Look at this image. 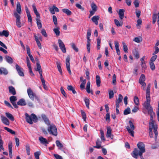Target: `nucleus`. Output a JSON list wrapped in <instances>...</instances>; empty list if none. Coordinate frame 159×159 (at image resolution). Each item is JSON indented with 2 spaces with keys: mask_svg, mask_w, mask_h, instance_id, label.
<instances>
[{
  "mask_svg": "<svg viewBox=\"0 0 159 159\" xmlns=\"http://www.w3.org/2000/svg\"><path fill=\"white\" fill-rule=\"evenodd\" d=\"M157 15L156 14H153L152 15V23L154 24L156 22L157 20Z\"/></svg>",
  "mask_w": 159,
  "mask_h": 159,
  "instance_id": "49530a36",
  "label": "nucleus"
},
{
  "mask_svg": "<svg viewBox=\"0 0 159 159\" xmlns=\"http://www.w3.org/2000/svg\"><path fill=\"white\" fill-rule=\"evenodd\" d=\"M86 83V80L85 79L83 80V82L80 85V87L81 89H83L85 88V86Z\"/></svg>",
  "mask_w": 159,
  "mask_h": 159,
  "instance_id": "79ce46f5",
  "label": "nucleus"
},
{
  "mask_svg": "<svg viewBox=\"0 0 159 159\" xmlns=\"http://www.w3.org/2000/svg\"><path fill=\"white\" fill-rule=\"evenodd\" d=\"M40 154V152H36L34 153V155L36 159H39V156Z\"/></svg>",
  "mask_w": 159,
  "mask_h": 159,
  "instance_id": "e2e57ef3",
  "label": "nucleus"
},
{
  "mask_svg": "<svg viewBox=\"0 0 159 159\" xmlns=\"http://www.w3.org/2000/svg\"><path fill=\"white\" fill-rule=\"evenodd\" d=\"M53 31L57 36H58L60 35V32L59 27H57L56 28H54L53 30Z\"/></svg>",
  "mask_w": 159,
  "mask_h": 159,
  "instance_id": "72a5a7b5",
  "label": "nucleus"
},
{
  "mask_svg": "<svg viewBox=\"0 0 159 159\" xmlns=\"http://www.w3.org/2000/svg\"><path fill=\"white\" fill-rule=\"evenodd\" d=\"M107 133L106 136L107 137L110 138L111 139H113V135L111 134V128L109 126L107 127Z\"/></svg>",
  "mask_w": 159,
  "mask_h": 159,
  "instance_id": "dca6fc26",
  "label": "nucleus"
},
{
  "mask_svg": "<svg viewBox=\"0 0 159 159\" xmlns=\"http://www.w3.org/2000/svg\"><path fill=\"white\" fill-rule=\"evenodd\" d=\"M49 10L50 12L52 14H55V11L58 12L59 9L55 5H53L52 7L49 8Z\"/></svg>",
  "mask_w": 159,
  "mask_h": 159,
  "instance_id": "4468645a",
  "label": "nucleus"
},
{
  "mask_svg": "<svg viewBox=\"0 0 159 159\" xmlns=\"http://www.w3.org/2000/svg\"><path fill=\"white\" fill-rule=\"evenodd\" d=\"M16 67L19 75L21 76H24V74L23 72V69L17 64L16 65Z\"/></svg>",
  "mask_w": 159,
  "mask_h": 159,
  "instance_id": "f8f14e48",
  "label": "nucleus"
},
{
  "mask_svg": "<svg viewBox=\"0 0 159 159\" xmlns=\"http://www.w3.org/2000/svg\"><path fill=\"white\" fill-rule=\"evenodd\" d=\"M52 19L53 20V22L54 25H57V18L56 16L54 15L52 16Z\"/></svg>",
  "mask_w": 159,
  "mask_h": 159,
  "instance_id": "13d9d810",
  "label": "nucleus"
},
{
  "mask_svg": "<svg viewBox=\"0 0 159 159\" xmlns=\"http://www.w3.org/2000/svg\"><path fill=\"white\" fill-rule=\"evenodd\" d=\"M70 56H68L66 59V64L67 70L68 71L69 73L70 74H71V72L70 70Z\"/></svg>",
  "mask_w": 159,
  "mask_h": 159,
  "instance_id": "9b49d317",
  "label": "nucleus"
},
{
  "mask_svg": "<svg viewBox=\"0 0 159 159\" xmlns=\"http://www.w3.org/2000/svg\"><path fill=\"white\" fill-rule=\"evenodd\" d=\"M133 55L134 57L137 59H138L139 57V55L138 52L137 51H134L133 52Z\"/></svg>",
  "mask_w": 159,
  "mask_h": 159,
  "instance_id": "6e6d98bb",
  "label": "nucleus"
},
{
  "mask_svg": "<svg viewBox=\"0 0 159 159\" xmlns=\"http://www.w3.org/2000/svg\"><path fill=\"white\" fill-rule=\"evenodd\" d=\"M84 101L86 107L89 108V100L87 98H85L84 99Z\"/></svg>",
  "mask_w": 159,
  "mask_h": 159,
  "instance_id": "c03bdc74",
  "label": "nucleus"
},
{
  "mask_svg": "<svg viewBox=\"0 0 159 159\" xmlns=\"http://www.w3.org/2000/svg\"><path fill=\"white\" fill-rule=\"evenodd\" d=\"M91 7L92 10L96 11L97 10V7L94 2H92L91 4Z\"/></svg>",
  "mask_w": 159,
  "mask_h": 159,
  "instance_id": "8fccbe9b",
  "label": "nucleus"
},
{
  "mask_svg": "<svg viewBox=\"0 0 159 159\" xmlns=\"http://www.w3.org/2000/svg\"><path fill=\"white\" fill-rule=\"evenodd\" d=\"M129 126H126V128L130 134L132 136L134 137V132L133 130L134 129V126L131 120L129 121Z\"/></svg>",
  "mask_w": 159,
  "mask_h": 159,
  "instance_id": "20e7f679",
  "label": "nucleus"
},
{
  "mask_svg": "<svg viewBox=\"0 0 159 159\" xmlns=\"http://www.w3.org/2000/svg\"><path fill=\"white\" fill-rule=\"evenodd\" d=\"M58 43L59 44V46L62 52L64 53H65L66 52V48L65 47V45L61 39H59L58 40Z\"/></svg>",
  "mask_w": 159,
  "mask_h": 159,
  "instance_id": "1a4fd4ad",
  "label": "nucleus"
},
{
  "mask_svg": "<svg viewBox=\"0 0 159 159\" xmlns=\"http://www.w3.org/2000/svg\"><path fill=\"white\" fill-rule=\"evenodd\" d=\"M122 44L124 51L125 52H127L128 48L127 46L126 45L125 43L124 42H122Z\"/></svg>",
  "mask_w": 159,
  "mask_h": 159,
  "instance_id": "bf43d9fd",
  "label": "nucleus"
},
{
  "mask_svg": "<svg viewBox=\"0 0 159 159\" xmlns=\"http://www.w3.org/2000/svg\"><path fill=\"white\" fill-rule=\"evenodd\" d=\"M2 120V122L7 125H9V122L8 119L4 116H1Z\"/></svg>",
  "mask_w": 159,
  "mask_h": 159,
  "instance_id": "b1692460",
  "label": "nucleus"
},
{
  "mask_svg": "<svg viewBox=\"0 0 159 159\" xmlns=\"http://www.w3.org/2000/svg\"><path fill=\"white\" fill-rule=\"evenodd\" d=\"M114 22L116 25L117 26H120L122 25V23H120L117 19H115L114 20Z\"/></svg>",
  "mask_w": 159,
  "mask_h": 159,
  "instance_id": "5fc2aeb1",
  "label": "nucleus"
},
{
  "mask_svg": "<svg viewBox=\"0 0 159 159\" xmlns=\"http://www.w3.org/2000/svg\"><path fill=\"white\" fill-rule=\"evenodd\" d=\"M16 11L19 14H21V6L19 2H18L17 3Z\"/></svg>",
  "mask_w": 159,
  "mask_h": 159,
  "instance_id": "c756f323",
  "label": "nucleus"
},
{
  "mask_svg": "<svg viewBox=\"0 0 159 159\" xmlns=\"http://www.w3.org/2000/svg\"><path fill=\"white\" fill-rule=\"evenodd\" d=\"M33 8V9L34 13L36 16L37 17H39L40 18V15L36 9V7L34 4H33L32 5Z\"/></svg>",
  "mask_w": 159,
  "mask_h": 159,
  "instance_id": "bb28decb",
  "label": "nucleus"
},
{
  "mask_svg": "<svg viewBox=\"0 0 159 159\" xmlns=\"http://www.w3.org/2000/svg\"><path fill=\"white\" fill-rule=\"evenodd\" d=\"M14 15L16 18V25L18 27L20 28L21 26V23L20 22V16L16 12L14 13Z\"/></svg>",
  "mask_w": 159,
  "mask_h": 159,
  "instance_id": "9d476101",
  "label": "nucleus"
},
{
  "mask_svg": "<svg viewBox=\"0 0 159 159\" xmlns=\"http://www.w3.org/2000/svg\"><path fill=\"white\" fill-rule=\"evenodd\" d=\"M39 139L41 143L47 146V144L49 143L48 140L42 136L39 137Z\"/></svg>",
  "mask_w": 159,
  "mask_h": 159,
  "instance_id": "2eb2a0df",
  "label": "nucleus"
},
{
  "mask_svg": "<svg viewBox=\"0 0 159 159\" xmlns=\"http://www.w3.org/2000/svg\"><path fill=\"white\" fill-rule=\"evenodd\" d=\"M157 125H155V126H153L150 127V126H149V136L150 138H152L153 137V134L152 132V129H153V131L154 133L155 134V139H157V136L158 135V132L157 131Z\"/></svg>",
  "mask_w": 159,
  "mask_h": 159,
  "instance_id": "7ed1b4c3",
  "label": "nucleus"
},
{
  "mask_svg": "<svg viewBox=\"0 0 159 159\" xmlns=\"http://www.w3.org/2000/svg\"><path fill=\"white\" fill-rule=\"evenodd\" d=\"M36 20L38 29H40L42 27V25L40 20L39 17H37Z\"/></svg>",
  "mask_w": 159,
  "mask_h": 159,
  "instance_id": "a878e982",
  "label": "nucleus"
},
{
  "mask_svg": "<svg viewBox=\"0 0 159 159\" xmlns=\"http://www.w3.org/2000/svg\"><path fill=\"white\" fill-rule=\"evenodd\" d=\"M133 41L137 43H139L142 41V38L141 37H135Z\"/></svg>",
  "mask_w": 159,
  "mask_h": 159,
  "instance_id": "37998d69",
  "label": "nucleus"
},
{
  "mask_svg": "<svg viewBox=\"0 0 159 159\" xmlns=\"http://www.w3.org/2000/svg\"><path fill=\"white\" fill-rule=\"evenodd\" d=\"M145 80V76L144 75L142 74L140 76V77L139 80V83L142 82H144Z\"/></svg>",
  "mask_w": 159,
  "mask_h": 159,
  "instance_id": "58836bf2",
  "label": "nucleus"
},
{
  "mask_svg": "<svg viewBox=\"0 0 159 159\" xmlns=\"http://www.w3.org/2000/svg\"><path fill=\"white\" fill-rule=\"evenodd\" d=\"M71 47L76 52H77L78 51V48L75 46L74 43L71 44Z\"/></svg>",
  "mask_w": 159,
  "mask_h": 159,
  "instance_id": "052dcab7",
  "label": "nucleus"
},
{
  "mask_svg": "<svg viewBox=\"0 0 159 159\" xmlns=\"http://www.w3.org/2000/svg\"><path fill=\"white\" fill-rule=\"evenodd\" d=\"M4 129L12 134L14 135L16 134L15 131L7 127H4Z\"/></svg>",
  "mask_w": 159,
  "mask_h": 159,
  "instance_id": "4c0bfd02",
  "label": "nucleus"
},
{
  "mask_svg": "<svg viewBox=\"0 0 159 159\" xmlns=\"http://www.w3.org/2000/svg\"><path fill=\"white\" fill-rule=\"evenodd\" d=\"M101 142L99 139H98L96 142V146H93L94 148H100L101 147Z\"/></svg>",
  "mask_w": 159,
  "mask_h": 159,
  "instance_id": "2f4dec72",
  "label": "nucleus"
},
{
  "mask_svg": "<svg viewBox=\"0 0 159 159\" xmlns=\"http://www.w3.org/2000/svg\"><path fill=\"white\" fill-rule=\"evenodd\" d=\"M8 73L7 70L5 68H2V74L6 75Z\"/></svg>",
  "mask_w": 159,
  "mask_h": 159,
  "instance_id": "4d7b16f0",
  "label": "nucleus"
},
{
  "mask_svg": "<svg viewBox=\"0 0 159 159\" xmlns=\"http://www.w3.org/2000/svg\"><path fill=\"white\" fill-rule=\"evenodd\" d=\"M8 89L9 90V92L10 93L13 95H15L16 94L15 89L12 86H9Z\"/></svg>",
  "mask_w": 159,
  "mask_h": 159,
  "instance_id": "412c9836",
  "label": "nucleus"
},
{
  "mask_svg": "<svg viewBox=\"0 0 159 159\" xmlns=\"http://www.w3.org/2000/svg\"><path fill=\"white\" fill-rule=\"evenodd\" d=\"M96 82L97 86L99 87L100 86L101 80L99 75H97L96 77Z\"/></svg>",
  "mask_w": 159,
  "mask_h": 159,
  "instance_id": "c85d7f7f",
  "label": "nucleus"
},
{
  "mask_svg": "<svg viewBox=\"0 0 159 159\" xmlns=\"http://www.w3.org/2000/svg\"><path fill=\"white\" fill-rule=\"evenodd\" d=\"M67 89L68 90L71 91L74 94H75L76 93V91L71 85L68 86L67 87Z\"/></svg>",
  "mask_w": 159,
  "mask_h": 159,
  "instance_id": "e433bc0d",
  "label": "nucleus"
},
{
  "mask_svg": "<svg viewBox=\"0 0 159 159\" xmlns=\"http://www.w3.org/2000/svg\"><path fill=\"white\" fill-rule=\"evenodd\" d=\"M123 99V96L121 94L119 95L118 98L116 99V102L120 103L122 101Z\"/></svg>",
  "mask_w": 159,
  "mask_h": 159,
  "instance_id": "a19ab883",
  "label": "nucleus"
},
{
  "mask_svg": "<svg viewBox=\"0 0 159 159\" xmlns=\"http://www.w3.org/2000/svg\"><path fill=\"white\" fill-rule=\"evenodd\" d=\"M5 114L7 117L11 121L14 120V118L12 114L9 113V112H6Z\"/></svg>",
  "mask_w": 159,
  "mask_h": 159,
  "instance_id": "f704fd0d",
  "label": "nucleus"
},
{
  "mask_svg": "<svg viewBox=\"0 0 159 159\" xmlns=\"http://www.w3.org/2000/svg\"><path fill=\"white\" fill-rule=\"evenodd\" d=\"M17 104L18 105L20 106H25L26 105V103L24 99L22 98L18 101Z\"/></svg>",
  "mask_w": 159,
  "mask_h": 159,
  "instance_id": "5701e85b",
  "label": "nucleus"
},
{
  "mask_svg": "<svg viewBox=\"0 0 159 159\" xmlns=\"http://www.w3.org/2000/svg\"><path fill=\"white\" fill-rule=\"evenodd\" d=\"M31 117L32 121H33L35 122H37V118L35 114H32L31 115Z\"/></svg>",
  "mask_w": 159,
  "mask_h": 159,
  "instance_id": "ea45409f",
  "label": "nucleus"
},
{
  "mask_svg": "<svg viewBox=\"0 0 159 159\" xmlns=\"http://www.w3.org/2000/svg\"><path fill=\"white\" fill-rule=\"evenodd\" d=\"M148 111V114L150 116V123L149 126L150 127L155 126V125L153 123V115H154V113L153 111L152 108L147 109Z\"/></svg>",
  "mask_w": 159,
  "mask_h": 159,
  "instance_id": "423d86ee",
  "label": "nucleus"
},
{
  "mask_svg": "<svg viewBox=\"0 0 159 159\" xmlns=\"http://www.w3.org/2000/svg\"><path fill=\"white\" fill-rule=\"evenodd\" d=\"M26 116V121L31 124H33V121H32V120L31 119V116H30L29 115H28L27 113H26L25 114Z\"/></svg>",
  "mask_w": 159,
  "mask_h": 159,
  "instance_id": "aec40b11",
  "label": "nucleus"
},
{
  "mask_svg": "<svg viewBox=\"0 0 159 159\" xmlns=\"http://www.w3.org/2000/svg\"><path fill=\"white\" fill-rule=\"evenodd\" d=\"M130 113V109L129 107L127 108L124 111V114L127 115Z\"/></svg>",
  "mask_w": 159,
  "mask_h": 159,
  "instance_id": "a18cd8bd",
  "label": "nucleus"
},
{
  "mask_svg": "<svg viewBox=\"0 0 159 159\" xmlns=\"http://www.w3.org/2000/svg\"><path fill=\"white\" fill-rule=\"evenodd\" d=\"M125 11L123 9H120L119 10L118 15L120 20H122L124 17V12Z\"/></svg>",
  "mask_w": 159,
  "mask_h": 159,
  "instance_id": "6ab92c4d",
  "label": "nucleus"
},
{
  "mask_svg": "<svg viewBox=\"0 0 159 159\" xmlns=\"http://www.w3.org/2000/svg\"><path fill=\"white\" fill-rule=\"evenodd\" d=\"M150 67L152 70H153L155 69V66L153 62L150 61Z\"/></svg>",
  "mask_w": 159,
  "mask_h": 159,
  "instance_id": "680f3d73",
  "label": "nucleus"
},
{
  "mask_svg": "<svg viewBox=\"0 0 159 159\" xmlns=\"http://www.w3.org/2000/svg\"><path fill=\"white\" fill-rule=\"evenodd\" d=\"M26 62L28 68L29 69L31 68V66L29 60V59L28 57H26Z\"/></svg>",
  "mask_w": 159,
  "mask_h": 159,
  "instance_id": "69168bd1",
  "label": "nucleus"
},
{
  "mask_svg": "<svg viewBox=\"0 0 159 159\" xmlns=\"http://www.w3.org/2000/svg\"><path fill=\"white\" fill-rule=\"evenodd\" d=\"M56 143L57 147L60 148L63 147L62 144L60 142L59 140H57Z\"/></svg>",
  "mask_w": 159,
  "mask_h": 159,
  "instance_id": "de8ad7c7",
  "label": "nucleus"
},
{
  "mask_svg": "<svg viewBox=\"0 0 159 159\" xmlns=\"http://www.w3.org/2000/svg\"><path fill=\"white\" fill-rule=\"evenodd\" d=\"M62 11L68 16L71 15L72 13L71 12L67 9H63L62 10Z\"/></svg>",
  "mask_w": 159,
  "mask_h": 159,
  "instance_id": "c9c22d12",
  "label": "nucleus"
},
{
  "mask_svg": "<svg viewBox=\"0 0 159 159\" xmlns=\"http://www.w3.org/2000/svg\"><path fill=\"white\" fill-rule=\"evenodd\" d=\"M150 94H146V101L143 104V106L144 107L147 109L152 108L150 105Z\"/></svg>",
  "mask_w": 159,
  "mask_h": 159,
  "instance_id": "39448f33",
  "label": "nucleus"
},
{
  "mask_svg": "<svg viewBox=\"0 0 159 159\" xmlns=\"http://www.w3.org/2000/svg\"><path fill=\"white\" fill-rule=\"evenodd\" d=\"M90 83L89 81L87 84L86 89L87 92L89 93H91L92 95L93 94V93L92 90H90Z\"/></svg>",
  "mask_w": 159,
  "mask_h": 159,
  "instance_id": "f3484780",
  "label": "nucleus"
},
{
  "mask_svg": "<svg viewBox=\"0 0 159 159\" xmlns=\"http://www.w3.org/2000/svg\"><path fill=\"white\" fill-rule=\"evenodd\" d=\"M36 66L37 68L36 70V71H38L42 70L41 66L39 62L37 63Z\"/></svg>",
  "mask_w": 159,
  "mask_h": 159,
  "instance_id": "774afa93",
  "label": "nucleus"
},
{
  "mask_svg": "<svg viewBox=\"0 0 159 159\" xmlns=\"http://www.w3.org/2000/svg\"><path fill=\"white\" fill-rule=\"evenodd\" d=\"M141 65L142 67V69L143 70H145L147 66L145 61H144V57H143L141 59Z\"/></svg>",
  "mask_w": 159,
  "mask_h": 159,
  "instance_id": "393cba45",
  "label": "nucleus"
},
{
  "mask_svg": "<svg viewBox=\"0 0 159 159\" xmlns=\"http://www.w3.org/2000/svg\"><path fill=\"white\" fill-rule=\"evenodd\" d=\"M9 99L11 102L12 103L14 107L16 108H18V107L16 102V101L17 99L16 97L15 96H12L10 97Z\"/></svg>",
  "mask_w": 159,
  "mask_h": 159,
  "instance_id": "6e6552de",
  "label": "nucleus"
},
{
  "mask_svg": "<svg viewBox=\"0 0 159 159\" xmlns=\"http://www.w3.org/2000/svg\"><path fill=\"white\" fill-rule=\"evenodd\" d=\"M81 115L82 117V118L83 119L84 121H86V115L85 113L82 110L81 111Z\"/></svg>",
  "mask_w": 159,
  "mask_h": 159,
  "instance_id": "3c124183",
  "label": "nucleus"
},
{
  "mask_svg": "<svg viewBox=\"0 0 159 159\" xmlns=\"http://www.w3.org/2000/svg\"><path fill=\"white\" fill-rule=\"evenodd\" d=\"M9 34V32L8 31L3 30L2 32L0 31V36H4L7 37Z\"/></svg>",
  "mask_w": 159,
  "mask_h": 159,
  "instance_id": "cd10ccee",
  "label": "nucleus"
},
{
  "mask_svg": "<svg viewBox=\"0 0 159 159\" xmlns=\"http://www.w3.org/2000/svg\"><path fill=\"white\" fill-rule=\"evenodd\" d=\"M56 64L58 70L59 72L60 73L61 75H62V71L61 66V64L60 62H57Z\"/></svg>",
  "mask_w": 159,
  "mask_h": 159,
  "instance_id": "473e14b6",
  "label": "nucleus"
},
{
  "mask_svg": "<svg viewBox=\"0 0 159 159\" xmlns=\"http://www.w3.org/2000/svg\"><path fill=\"white\" fill-rule=\"evenodd\" d=\"M137 145L139 150L141 151V152L143 153L145 152V145L143 143L139 142L138 143Z\"/></svg>",
  "mask_w": 159,
  "mask_h": 159,
  "instance_id": "ddd939ff",
  "label": "nucleus"
},
{
  "mask_svg": "<svg viewBox=\"0 0 159 159\" xmlns=\"http://www.w3.org/2000/svg\"><path fill=\"white\" fill-rule=\"evenodd\" d=\"M27 92L29 97L32 101H34L35 98L39 102H40L39 98L36 95V94L30 88L28 89Z\"/></svg>",
  "mask_w": 159,
  "mask_h": 159,
  "instance_id": "f257e3e1",
  "label": "nucleus"
},
{
  "mask_svg": "<svg viewBox=\"0 0 159 159\" xmlns=\"http://www.w3.org/2000/svg\"><path fill=\"white\" fill-rule=\"evenodd\" d=\"M99 16H93L91 20L96 25H98V20L99 19Z\"/></svg>",
  "mask_w": 159,
  "mask_h": 159,
  "instance_id": "a211bd4d",
  "label": "nucleus"
},
{
  "mask_svg": "<svg viewBox=\"0 0 159 159\" xmlns=\"http://www.w3.org/2000/svg\"><path fill=\"white\" fill-rule=\"evenodd\" d=\"M41 33L45 37H47V34L45 29H42L41 31Z\"/></svg>",
  "mask_w": 159,
  "mask_h": 159,
  "instance_id": "338daca9",
  "label": "nucleus"
},
{
  "mask_svg": "<svg viewBox=\"0 0 159 159\" xmlns=\"http://www.w3.org/2000/svg\"><path fill=\"white\" fill-rule=\"evenodd\" d=\"M134 101L135 104L136 105H138L139 104V99L138 97L137 96H135L134 98Z\"/></svg>",
  "mask_w": 159,
  "mask_h": 159,
  "instance_id": "09e8293b",
  "label": "nucleus"
},
{
  "mask_svg": "<svg viewBox=\"0 0 159 159\" xmlns=\"http://www.w3.org/2000/svg\"><path fill=\"white\" fill-rule=\"evenodd\" d=\"M109 98L111 99L114 97V93L113 91L111 90L109 92Z\"/></svg>",
  "mask_w": 159,
  "mask_h": 159,
  "instance_id": "0e129e2a",
  "label": "nucleus"
},
{
  "mask_svg": "<svg viewBox=\"0 0 159 159\" xmlns=\"http://www.w3.org/2000/svg\"><path fill=\"white\" fill-rule=\"evenodd\" d=\"M143 152H141L140 150L137 148H135L133 152L132 155L135 158H137L139 156L142 155Z\"/></svg>",
  "mask_w": 159,
  "mask_h": 159,
  "instance_id": "0eeeda50",
  "label": "nucleus"
},
{
  "mask_svg": "<svg viewBox=\"0 0 159 159\" xmlns=\"http://www.w3.org/2000/svg\"><path fill=\"white\" fill-rule=\"evenodd\" d=\"M101 133V138L102 140H105L104 134L103 131L102 130H100Z\"/></svg>",
  "mask_w": 159,
  "mask_h": 159,
  "instance_id": "864d4df0",
  "label": "nucleus"
},
{
  "mask_svg": "<svg viewBox=\"0 0 159 159\" xmlns=\"http://www.w3.org/2000/svg\"><path fill=\"white\" fill-rule=\"evenodd\" d=\"M25 148L27 153L28 155H29L30 154V147L29 145L27 144L25 146Z\"/></svg>",
  "mask_w": 159,
  "mask_h": 159,
  "instance_id": "603ef678",
  "label": "nucleus"
},
{
  "mask_svg": "<svg viewBox=\"0 0 159 159\" xmlns=\"http://www.w3.org/2000/svg\"><path fill=\"white\" fill-rule=\"evenodd\" d=\"M48 130L50 134L56 136L57 135V129L56 126L53 124L49 125L48 127Z\"/></svg>",
  "mask_w": 159,
  "mask_h": 159,
  "instance_id": "f03ea898",
  "label": "nucleus"
},
{
  "mask_svg": "<svg viewBox=\"0 0 159 159\" xmlns=\"http://www.w3.org/2000/svg\"><path fill=\"white\" fill-rule=\"evenodd\" d=\"M41 116L44 120V122L48 125H49L50 124L48 119L47 118L46 116L44 114H42Z\"/></svg>",
  "mask_w": 159,
  "mask_h": 159,
  "instance_id": "4be33fe9",
  "label": "nucleus"
},
{
  "mask_svg": "<svg viewBox=\"0 0 159 159\" xmlns=\"http://www.w3.org/2000/svg\"><path fill=\"white\" fill-rule=\"evenodd\" d=\"M5 59L6 61L10 64L13 63V60L12 59L10 56H6L5 57Z\"/></svg>",
  "mask_w": 159,
  "mask_h": 159,
  "instance_id": "7c9ffc66",
  "label": "nucleus"
}]
</instances>
